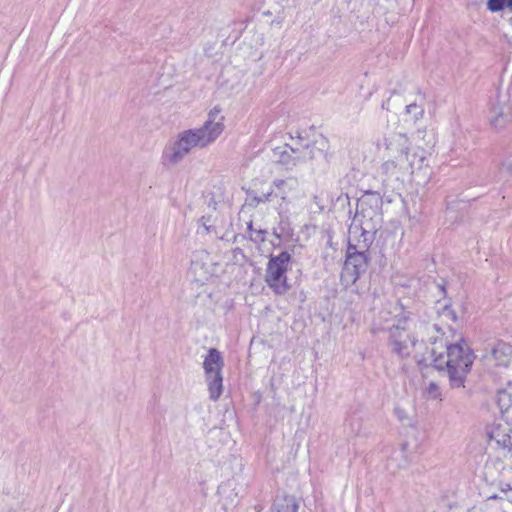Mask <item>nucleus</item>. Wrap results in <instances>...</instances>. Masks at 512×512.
<instances>
[{"instance_id": "nucleus-1", "label": "nucleus", "mask_w": 512, "mask_h": 512, "mask_svg": "<svg viewBox=\"0 0 512 512\" xmlns=\"http://www.w3.org/2000/svg\"><path fill=\"white\" fill-rule=\"evenodd\" d=\"M224 117L220 110L212 109L201 127L179 132L163 149L161 163L174 167L180 164L193 149H203L214 143L224 131Z\"/></svg>"}, {"instance_id": "nucleus-2", "label": "nucleus", "mask_w": 512, "mask_h": 512, "mask_svg": "<svg viewBox=\"0 0 512 512\" xmlns=\"http://www.w3.org/2000/svg\"><path fill=\"white\" fill-rule=\"evenodd\" d=\"M387 160L381 165V172L387 179L400 180L406 175L420 173L428 167L430 151L422 147L411 150L406 134L393 132L383 141Z\"/></svg>"}, {"instance_id": "nucleus-3", "label": "nucleus", "mask_w": 512, "mask_h": 512, "mask_svg": "<svg viewBox=\"0 0 512 512\" xmlns=\"http://www.w3.org/2000/svg\"><path fill=\"white\" fill-rule=\"evenodd\" d=\"M443 335L431 338L433 366L447 375L451 388L464 387L475 355L463 338L450 343Z\"/></svg>"}, {"instance_id": "nucleus-4", "label": "nucleus", "mask_w": 512, "mask_h": 512, "mask_svg": "<svg viewBox=\"0 0 512 512\" xmlns=\"http://www.w3.org/2000/svg\"><path fill=\"white\" fill-rule=\"evenodd\" d=\"M394 311L396 314L393 323L381 329L389 332V343L392 351L401 357H409L418 344L411 331L414 320L410 318L409 312L405 311L399 303L394 306Z\"/></svg>"}, {"instance_id": "nucleus-5", "label": "nucleus", "mask_w": 512, "mask_h": 512, "mask_svg": "<svg viewBox=\"0 0 512 512\" xmlns=\"http://www.w3.org/2000/svg\"><path fill=\"white\" fill-rule=\"evenodd\" d=\"M361 210L356 215L349 227L348 247L350 251L369 252V248L373 242L374 233L377 230V221L379 215L376 211L365 210L364 202L360 204Z\"/></svg>"}, {"instance_id": "nucleus-6", "label": "nucleus", "mask_w": 512, "mask_h": 512, "mask_svg": "<svg viewBox=\"0 0 512 512\" xmlns=\"http://www.w3.org/2000/svg\"><path fill=\"white\" fill-rule=\"evenodd\" d=\"M291 258L288 251H282L279 255H271L267 263L265 282L277 295H283L289 289L286 273Z\"/></svg>"}, {"instance_id": "nucleus-7", "label": "nucleus", "mask_w": 512, "mask_h": 512, "mask_svg": "<svg viewBox=\"0 0 512 512\" xmlns=\"http://www.w3.org/2000/svg\"><path fill=\"white\" fill-rule=\"evenodd\" d=\"M223 366L224 360L221 353L216 348H210L204 359L203 368L209 397L213 401H217L223 392Z\"/></svg>"}, {"instance_id": "nucleus-8", "label": "nucleus", "mask_w": 512, "mask_h": 512, "mask_svg": "<svg viewBox=\"0 0 512 512\" xmlns=\"http://www.w3.org/2000/svg\"><path fill=\"white\" fill-rule=\"evenodd\" d=\"M368 262V252L347 250L341 279L346 284H354L365 272Z\"/></svg>"}, {"instance_id": "nucleus-9", "label": "nucleus", "mask_w": 512, "mask_h": 512, "mask_svg": "<svg viewBox=\"0 0 512 512\" xmlns=\"http://www.w3.org/2000/svg\"><path fill=\"white\" fill-rule=\"evenodd\" d=\"M499 434L497 431L493 430L490 434V438L494 439L498 444L499 448L497 450V455L495 457L489 458L486 463L487 473L495 469L498 473H500L505 468V464L503 459H506L512 462V443L511 437L507 434H504L502 438H498Z\"/></svg>"}, {"instance_id": "nucleus-10", "label": "nucleus", "mask_w": 512, "mask_h": 512, "mask_svg": "<svg viewBox=\"0 0 512 512\" xmlns=\"http://www.w3.org/2000/svg\"><path fill=\"white\" fill-rule=\"evenodd\" d=\"M290 152L293 156L288 152V150H284L280 156V162L285 165H296L297 162L311 160L314 158L313 149L310 145L306 144L305 146L300 147H292L288 146Z\"/></svg>"}, {"instance_id": "nucleus-11", "label": "nucleus", "mask_w": 512, "mask_h": 512, "mask_svg": "<svg viewBox=\"0 0 512 512\" xmlns=\"http://www.w3.org/2000/svg\"><path fill=\"white\" fill-rule=\"evenodd\" d=\"M512 356V346L505 342H498L490 352V360L496 365L507 366Z\"/></svg>"}, {"instance_id": "nucleus-12", "label": "nucleus", "mask_w": 512, "mask_h": 512, "mask_svg": "<svg viewBox=\"0 0 512 512\" xmlns=\"http://www.w3.org/2000/svg\"><path fill=\"white\" fill-rule=\"evenodd\" d=\"M272 185L278 190L280 198L287 201L288 195L297 189L298 181L295 178L275 179Z\"/></svg>"}, {"instance_id": "nucleus-13", "label": "nucleus", "mask_w": 512, "mask_h": 512, "mask_svg": "<svg viewBox=\"0 0 512 512\" xmlns=\"http://www.w3.org/2000/svg\"><path fill=\"white\" fill-rule=\"evenodd\" d=\"M407 465L408 458L405 453V447H403L400 451H396L392 454L388 460L387 467L389 470H391L392 473H395L399 469L406 468Z\"/></svg>"}, {"instance_id": "nucleus-14", "label": "nucleus", "mask_w": 512, "mask_h": 512, "mask_svg": "<svg viewBox=\"0 0 512 512\" xmlns=\"http://www.w3.org/2000/svg\"><path fill=\"white\" fill-rule=\"evenodd\" d=\"M298 505L294 497L285 496L277 499L271 512H297Z\"/></svg>"}, {"instance_id": "nucleus-15", "label": "nucleus", "mask_w": 512, "mask_h": 512, "mask_svg": "<svg viewBox=\"0 0 512 512\" xmlns=\"http://www.w3.org/2000/svg\"><path fill=\"white\" fill-rule=\"evenodd\" d=\"M273 195V191H269L267 193H262L261 195H258L254 192L249 194L248 197V205L252 207H257L261 203H266L271 200V197Z\"/></svg>"}, {"instance_id": "nucleus-16", "label": "nucleus", "mask_w": 512, "mask_h": 512, "mask_svg": "<svg viewBox=\"0 0 512 512\" xmlns=\"http://www.w3.org/2000/svg\"><path fill=\"white\" fill-rule=\"evenodd\" d=\"M247 229L249 231V237H250V240L255 242V243H262L265 241V237H266V234H267V231L264 230V229H255L253 227V222L252 221H249L247 223Z\"/></svg>"}, {"instance_id": "nucleus-17", "label": "nucleus", "mask_w": 512, "mask_h": 512, "mask_svg": "<svg viewBox=\"0 0 512 512\" xmlns=\"http://www.w3.org/2000/svg\"><path fill=\"white\" fill-rule=\"evenodd\" d=\"M497 403L501 411H507L512 407V395L507 390H500L497 394Z\"/></svg>"}, {"instance_id": "nucleus-18", "label": "nucleus", "mask_w": 512, "mask_h": 512, "mask_svg": "<svg viewBox=\"0 0 512 512\" xmlns=\"http://www.w3.org/2000/svg\"><path fill=\"white\" fill-rule=\"evenodd\" d=\"M487 8L491 12H499L504 8L512 11V0H488Z\"/></svg>"}, {"instance_id": "nucleus-19", "label": "nucleus", "mask_w": 512, "mask_h": 512, "mask_svg": "<svg viewBox=\"0 0 512 512\" xmlns=\"http://www.w3.org/2000/svg\"><path fill=\"white\" fill-rule=\"evenodd\" d=\"M439 317L443 321H451L455 322L457 320L456 312L448 305H445L442 310L439 312Z\"/></svg>"}, {"instance_id": "nucleus-20", "label": "nucleus", "mask_w": 512, "mask_h": 512, "mask_svg": "<svg viewBox=\"0 0 512 512\" xmlns=\"http://www.w3.org/2000/svg\"><path fill=\"white\" fill-rule=\"evenodd\" d=\"M427 397L432 400L441 399V391L438 385L434 382H430L427 387Z\"/></svg>"}, {"instance_id": "nucleus-21", "label": "nucleus", "mask_w": 512, "mask_h": 512, "mask_svg": "<svg viewBox=\"0 0 512 512\" xmlns=\"http://www.w3.org/2000/svg\"><path fill=\"white\" fill-rule=\"evenodd\" d=\"M407 114H411L415 120L421 118L423 116L424 110L422 107L418 106L415 103H411L406 106Z\"/></svg>"}, {"instance_id": "nucleus-22", "label": "nucleus", "mask_w": 512, "mask_h": 512, "mask_svg": "<svg viewBox=\"0 0 512 512\" xmlns=\"http://www.w3.org/2000/svg\"><path fill=\"white\" fill-rule=\"evenodd\" d=\"M500 171L512 175V159H504L500 164Z\"/></svg>"}, {"instance_id": "nucleus-23", "label": "nucleus", "mask_w": 512, "mask_h": 512, "mask_svg": "<svg viewBox=\"0 0 512 512\" xmlns=\"http://www.w3.org/2000/svg\"><path fill=\"white\" fill-rule=\"evenodd\" d=\"M491 125L494 126L495 128L499 129V128H502L504 127L505 125V119H504V116L502 113H500L498 116H496L495 118H493L491 120Z\"/></svg>"}, {"instance_id": "nucleus-24", "label": "nucleus", "mask_w": 512, "mask_h": 512, "mask_svg": "<svg viewBox=\"0 0 512 512\" xmlns=\"http://www.w3.org/2000/svg\"><path fill=\"white\" fill-rule=\"evenodd\" d=\"M203 227L206 229L207 232H216V229L213 225L209 224L210 222V217H206V216H203L201 219H200Z\"/></svg>"}, {"instance_id": "nucleus-25", "label": "nucleus", "mask_w": 512, "mask_h": 512, "mask_svg": "<svg viewBox=\"0 0 512 512\" xmlns=\"http://www.w3.org/2000/svg\"><path fill=\"white\" fill-rule=\"evenodd\" d=\"M501 491L507 493L508 491L512 492V487L509 484H504L501 486Z\"/></svg>"}, {"instance_id": "nucleus-26", "label": "nucleus", "mask_w": 512, "mask_h": 512, "mask_svg": "<svg viewBox=\"0 0 512 512\" xmlns=\"http://www.w3.org/2000/svg\"><path fill=\"white\" fill-rule=\"evenodd\" d=\"M198 266H199V263H198V262H193V263H192L191 270L195 272V271L197 270Z\"/></svg>"}, {"instance_id": "nucleus-27", "label": "nucleus", "mask_w": 512, "mask_h": 512, "mask_svg": "<svg viewBox=\"0 0 512 512\" xmlns=\"http://www.w3.org/2000/svg\"><path fill=\"white\" fill-rule=\"evenodd\" d=\"M433 328L439 333L441 331V329L438 327L437 324H434L433 325Z\"/></svg>"}, {"instance_id": "nucleus-28", "label": "nucleus", "mask_w": 512, "mask_h": 512, "mask_svg": "<svg viewBox=\"0 0 512 512\" xmlns=\"http://www.w3.org/2000/svg\"><path fill=\"white\" fill-rule=\"evenodd\" d=\"M507 385H508L509 389L512 390V379L508 380Z\"/></svg>"}, {"instance_id": "nucleus-29", "label": "nucleus", "mask_w": 512, "mask_h": 512, "mask_svg": "<svg viewBox=\"0 0 512 512\" xmlns=\"http://www.w3.org/2000/svg\"><path fill=\"white\" fill-rule=\"evenodd\" d=\"M490 498H491V499H496V498H497V496H496V495H494V496H491Z\"/></svg>"}]
</instances>
